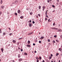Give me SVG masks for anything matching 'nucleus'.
<instances>
[{"label":"nucleus","mask_w":62,"mask_h":62,"mask_svg":"<svg viewBox=\"0 0 62 62\" xmlns=\"http://www.w3.org/2000/svg\"><path fill=\"white\" fill-rule=\"evenodd\" d=\"M21 56L20 54H19L18 55V57H20Z\"/></svg>","instance_id":"f3484780"},{"label":"nucleus","mask_w":62,"mask_h":62,"mask_svg":"<svg viewBox=\"0 0 62 62\" xmlns=\"http://www.w3.org/2000/svg\"><path fill=\"white\" fill-rule=\"evenodd\" d=\"M30 43V41L29 40L28 41V44H29Z\"/></svg>","instance_id":"9d476101"},{"label":"nucleus","mask_w":62,"mask_h":62,"mask_svg":"<svg viewBox=\"0 0 62 62\" xmlns=\"http://www.w3.org/2000/svg\"><path fill=\"white\" fill-rule=\"evenodd\" d=\"M56 42H59V41H58V40H56Z\"/></svg>","instance_id":"a19ab883"},{"label":"nucleus","mask_w":62,"mask_h":62,"mask_svg":"<svg viewBox=\"0 0 62 62\" xmlns=\"http://www.w3.org/2000/svg\"><path fill=\"white\" fill-rule=\"evenodd\" d=\"M60 37H61V38H62V35H61V36Z\"/></svg>","instance_id":"bf43d9fd"},{"label":"nucleus","mask_w":62,"mask_h":62,"mask_svg":"<svg viewBox=\"0 0 62 62\" xmlns=\"http://www.w3.org/2000/svg\"><path fill=\"white\" fill-rule=\"evenodd\" d=\"M47 19H47V18H45V21H47Z\"/></svg>","instance_id":"bb28decb"},{"label":"nucleus","mask_w":62,"mask_h":62,"mask_svg":"<svg viewBox=\"0 0 62 62\" xmlns=\"http://www.w3.org/2000/svg\"><path fill=\"white\" fill-rule=\"evenodd\" d=\"M45 15H47V12L46 11L45 13Z\"/></svg>","instance_id":"412c9836"},{"label":"nucleus","mask_w":62,"mask_h":62,"mask_svg":"<svg viewBox=\"0 0 62 62\" xmlns=\"http://www.w3.org/2000/svg\"><path fill=\"white\" fill-rule=\"evenodd\" d=\"M38 15L39 16V17H40V14H39Z\"/></svg>","instance_id":"c03bdc74"},{"label":"nucleus","mask_w":62,"mask_h":62,"mask_svg":"<svg viewBox=\"0 0 62 62\" xmlns=\"http://www.w3.org/2000/svg\"><path fill=\"white\" fill-rule=\"evenodd\" d=\"M56 5H58V3H56Z\"/></svg>","instance_id":"13d9d810"},{"label":"nucleus","mask_w":62,"mask_h":62,"mask_svg":"<svg viewBox=\"0 0 62 62\" xmlns=\"http://www.w3.org/2000/svg\"><path fill=\"white\" fill-rule=\"evenodd\" d=\"M51 29H55V30H57L58 29L56 28L55 27H52L51 28Z\"/></svg>","instance_id":"f257e3e1"},{"label":"nucleus","mask_w":62,"mask_h":62,"mask_svg":"<svg viewBox=\"0 0 62 62\" xmlns=\"http://www.w3.org/2000/svg\"><path fill=\"white\" fill-rule=\"evenodd\" d=\"M59 62H61L60 61V60H59Z\"/></svg>","instance_id":"0e129e2a"},{"label":"nucleus","mask_w":62,"mask_h":62,"mask_svg":"<svg viewBox=\"0 0 62 62\" xmlns=\"http://www.w3.org/2000/svg\"><path fill=\"white\" fill-rule=\"evenodd\" d=\"M36 59H37V60H39V58L38 57H36Z\"/></svg>","instance_id":"6e6552de"},{"label":"nucleus","mask_w":62,"mask_h":62,"mask_svg":"<svg viewBox=\"0 0 62 62\" xmlns=\"http://www.w3.org/2000/svg\"><path fill=\"white\" fill-rule=\"evenodd\" d=\"M52 7L53 8H54V7H55L54 6V5H52Z\"/></svg>","instance_id":"72a5a7b5"},{"label":"nucleus","mask_w":62,"mask_h":62,"mask_svg":"<svg viewBox=\"0 0 62 62\" xmlns=\"http://www.w3.org/2000/svg\"><path fill=\"white\" fill-rule=\"evenodd\" d=\"M57 2H58L59 1V0H57Z\"/></svg>","instance_id":"69168bd1"},{"label":"nucleus","mask_w":62,"mask_h":62,"mask_svg":"<svg viewBox=\"0 0 62 62\" xmlns=\"http://www.w3.org/2000/svg\"><path fill=\"white\" fill-rule=\"evenodd\" d=\"M12 34V33H10V34H9V35H10V36H11V34Z\"/></svg>","instance_id":"e2e57ef3"},{"label":"nucleus","mask_w":62,"mask_h":62,"mask_svg":"<svg viewBox=\"0 0 62 62\" xmlns=\"http://www.w3.org/2000/svg\"><path fill=\"white\" fill-rule=\"evenodd\" d=\"M13 62H15V61H14V60H13Z\"/></svg>","instance_id":"052dcab7"},{"label":"nucleus","mask_w":62,"mask_h":62,"mask_svg":"<svg viewBox=\"0 0 62 62\" xmlns=\"http://www.w3.org/2000/svg\"><path fill=\"white\" fill-rule=\"evenodd\" d=\"M15 14L16 15H17V13H15Z\"/></svg>","instance_id":"f704fd0d"},{"label":"nucleus","mask_w":62,"mask_h":62,"mask_svg":"<svg viewBox=\"0 0 62 62\" xmlns=\"http://www.w3.org/2000/svg\"><path fill=\"white\" fill-rule=\"evenodd\" d=\"M44 38V37H41L40 38V39H43Z\"/></svg>","instance_id":"423d86ee"},{"label":"nucleus","mask_w":62,"mask_h":62,"mask_svg":"<svg viewBox=\"0 0 62 62\" xmlns=\"http://www.w3.org/2000/svg\"><path fill=\"white\" fill-rule=\"evenodd\" d=\"M17 44H18V45H19V44H20V43L19 42H18L17 43Z\"/></svg>","instance_id":"864d4df0"},{"label":"nucleus","mask_w":62,"mask_h":62,"mask_svg":"<svg viewBox=\"0 0 62 62\" xmlns=\"http://www.w3.org/2000/svg\"><path fill=\"white\" fill-rule=\"evenodd\" d=\"M58 55H59V54L58 53H57L56 54V56H57Z\"/></svg>","instance_id":"2eb2a0df"},{"label":"nucleus","mask_w":62,"mask_h":62,"mask_svg":"<svg viewBox=\"0 0 62 62\" xmlns=\"http://www.w3.org/2000/svg\"><path fill=\"white\" fill-rule=\"evenodd\" d=\"M36 62H39V60H37Z\"/></svg>","instance_id":"a18cd8bd"},{"label":"nucleus","mask_w":62,"mask_h":62,"mask_svg":"<svg viewBox=\"0 0 62 62\" xmlns=\"http://www.w3.org/2000/svg\"><path fill=\"white\" fill-rule=\"evenodd\" d=\"M24 54L25 55H27V53H24Z\"/></svg>","instance_id":"a211bd4d"},{"label":"nucleus","mask_w":62,"mask_h":62,"mask_svg":"<svg viewBox=\"0 0 62 62\" xmlns=\"http://www.w3.org/2000/svg\"><path fill=\"white\" fill-rule=\"evenodd\" d=\"M59 51H61V50H62V49L61 48H59Z\"/></svg>","instance_id":"dca6fc26"},{"label":"nucleus","mask_w":62,"mask_h":62,"mask_svg":"<svg viewBox=\"0 0 62 62\" xmlns=\"http://www.w3.org/2000/svg\"><path fill=\"white\" fill-rule=\"evenodd\" d=\"M29 26H32V24L31 23H29Z\"/></svg>","instance_id":"1a4fd4ad"},{"label":"nucleus","mask_w":62,"mask_h":62,"mask_svg":"<svg viewBox=\"0 0 62 62\" xmlns=\"http://www.w3.org/2000/svg\"><path fill=\"white\" fill-rule=\"evenodd\" d=\"M39 59H40V60H41V57H39Z\"/></svg>","instance_id":"a878e982"},{"label":"nucleus","mask_w":62,"mask_h":62,"mask_svg":"<svg viewBox=\"0 0 62 62\" xmlns=\"http://www.w3.org/2000/svg\"><path fill=\"white\" fill-rule=\"evenodd\" d=\"M20 18L21 19H23V16H21L20 17Z\"/></svg>","instance_id":"b1692460"},{"label":"nucleus","mask_w":62,"mask_h":62,"mask_svg":"<svg viewBox=\"0 0 62 62\" xmlns=\"http://www.w3.org/2000/svg\"><path fill=\"white\" fill-rule=\"evenodd\" d=\"M58 30L59 32H61L62 31V29H58Z\"/></svg>","instance_id":"9b49d317"},{"label":"nucleus","mask_w":62,"mask_h":62,"mask_svg":"<svg viewBox=\"0 0 62 62\" xmlns=\"http://www.w3.org/2000/svg\"><path fill=\"white\" fill-rule=\"evenodd\" d=\"M47 2H48V3H49V2H50V0H47Z\"/></svg>","instance_id":"58836bf2"},{"label":"nucleus","mask_w":62,"mask_h":62,"mask_svg":"<svg viewBox=\"0 0 62 62\" xmlns=\"http://www.w3.org/2000/svg\"><path fill=\"white\" fill-rule=\"evenodd\" d=\"M52 57H51V56H49V59H52Z\"/></svg>","instance_id":"ddd939ff"},{"label":"nucleus","mask_w":62,"mask_h":62,"mask_svg":"<svg viewBox=\"0 0 62 62\" xmlns=\"http://www.w3.org/2000/svg\"><path fill=\"white\" fill-rule=\"evenodd\" d=\"M39 43H41V41H39Z\"/></svg>","instance_id":"c9c22d12"},{"label":"nucleus","mask_w":62,"mask_h":62,"mask_svg":"<svg viewBox=\"0 0 62 62\" xmlns=\"http://www.w3.org/2000/svg\"><path fill=\"white\" fill-rule=\"evenodd\" d=\"M1 14H2V12L0 11V16H1Z\"/></svg>","instance_id":"2f4dec72"},{"label":"nucleus","mask_w":62,"mask_h":62,"mask_svg":"<svg viewBox=\"0 0 62 62\" xmlns=\"http://www.w3.org/2000/svg\"><path fill=\"white\" fill-rule=\"evenodd\" d=\"M22 61V59H19V62H21Z\"/></svg>","instance_id":"4468645a"},{"label":"nucleus","mask_w":62,"mask_h":62,"mask_svg":"<svg viewBox=\"0 0 62 62\" xmlns=\"http://www.w3.org/2000/svg\"><path fill=\"white\" fill-rule=\"evenodd\" d=\"M45 61L44 60H43V61L42 62H44Z\"/></svg>","instance_id":"6e6d98bb"},{"label":"nucleus","mask_w":62,"mask_h":62,"mask_svg":"<svg viewBox=\"0 0 62 62\" xmlns=\"http://www.w3.org/2000/svg\"><path fill=\"white\" fill-rule=\"evenodd\" d=\"M51 21H52V20H51V19H49L48 20V22L49 23H50V22H51Z\"/></svg>","instance_id":"7ed1b4c3"},{"label":"nucleus","mask_w":62,"mask_h":62,"mask_svg":"<svg viewBox=\"0 0 62 62\" xmlns=\"http://www.w3.org/2000/svg\"><path fill=\"white\" fill-rule=\"evenodd\" d=\"M1 8H4V6H2L1 7Z\"/></svg>","instance_id":"aec40b11"},{"label":"nucleus","mask_w":62,"mask_h":62,"mask_svg":"<svg viewBox=\"0 0 62 62\" xmlns=\"http://www.w3.org/2000/svg\"><path fill=\"white\" fill-rule=\"evenodd\" d=\"M33 23H35V22L34 21H32Z\"/></svg>","instance_id":"8fccbe9b"},{"label":"nucleus","mask_w":62,"mask_h":62,"mask_svg":"<svg viewBox=\"0 0 62 62\" xmlns=\"http://www.w3.org/2000/svg\"><path fill=\"white\" fill-rule=\"evenodd\" d=\"M13 43H15L16 42V41L14 40H13Z\"/></svg>","instance_id":"0eeeda50"},{"label":"nucleus","mask_w":62,"mask_h":62,"mask_svg":"<svg viewBox=\"0 0 62 62\" xmlns=\"http://www.w3.org/2000/svg\"><path fill=\"white\" fill-rule=\"evenodd\" d=\"M53 42L54 43H55V41L54 40L53 41Z\"/></svg>","instance_id":"de8ad7c7"},{"label":"nucleus","mask_w":62,"mask_h":62,"mask_svg":"<svg viewBox=\"0 0 62 62\" xmlns=\"http://www.w3.org/2000/svg\"><path fill=\"white\" fill-rule=\"evenodd\" d=\"M18 3V0H16L15 2V3Z\"/></svg>","instance_id":"4be33fe9"},{"label":"nucleus","mask_w":62,"mask_h":62,"mask_svg":"<svg viewBox=\"0 0 62 62\" xmlns=\"http://www.w3.org/2000/svg\"><path fill=\"white\" fill-rule=\"evenodd\" d=\"M51 56V57H52L53 56V54H51L50 55Z\"/></svg>","instance_id":"49530a36"},{"label":"nucleus","mask_w":62,"mask_h":62,"mask_svg":"<svg viewBox=\"0 0 62 62\" xmlns=\"http://www.w3.org/2000/svg\"><path fill=\"white\" fill-rule=\"evenodd\" d=\"M39 9H40V8H41V6H40L39 7Z\"/></svg>","instance_id":"f8f14e48"},{"label":"nucleus","mask_w":62,"mask_h":62,"mask_svg":"<svg viewBox=\"0 0 62 62\" xmlns=\"http://www.w3.org/2000/svg\"><path fill=\"white\" fill-rule=\"evenodd\" d=\"M42 8L43 9V11H44V9H45L46 8H45V6H43Z\"/></svg>","instance_id":"f03ea898"},{"label":"nucleus","mask_w":62,"mask_h":62,"mask_svg":"<svg viewBox=\"0 0 62 62\" xmlns=\"http://www.w3.org/2000/svg\"><path fill=\"white\" fill-rule=\"evenodd\" d=\"M33 33L34 32L32 31L31 33V34H33Z\"/></svg>","instance_id":"c85d7f7f"},{"label":"nucleus","mask_w":62,"mask_h":62,"mask_svg":"<svg viewBox=\"0 0 62 62\" xmlns=\"http://www.w3.org/2000/svg\"><path fill=\"white\" fill-rule=\"evenodd\" d=\"M55 12V10H54L53 11H52L53 12Z\"/></svg>","instance_id":"5fc2aeb1"},{"label":"nucleus","mask_w":62,"mask_h":62,"mask_svg":"<svg viewBox=\"0 0 62 62\" xmlns=\"http://www.w3.org/2000/svg\"><path fill=\"white\" fill-rule=\"evenodd\" d=\"M30 15H32V14H33V13L32 12H31L30 13Z\"/></svg>","instance_id":"393cba45"},{"label":"nucleus","mask_w":62,"mask_h":62,"mask_svg":"<svg viewBox=\"0 0 62 62\" xmlns=\"http://www.w3.org/2000/svg\"><path fill=\"white\" fill-rule=\"evenodd\" d=\"M54 38H56V35H54Z\"/></svg>","instance_id":"09e8293b"},{"label":"nucleus","mask_w":62,"mask_h":62,"mask_svg":"<svg viewBox=\"0 0 62 62\" xmlns=\"http://www.w3.org/2000/svg\"><path fill=\"white\" fill-rule=\"evenodd\" d=\"M46 17H47V18H48V16L47 15H46Z\"/></svg>","instance_id":"ea45409f"},{"label":"nucleus","mask_w":62,"mask_h":62,"mask_svg":"<svg viewBox=\"0 0 62 62\" xmlns=\"http://www.w3.org/2000/svg\"><path fill=\"white\" fill-rule=\"evenodd\" d=\"M31 35V33H29L28 34V35Z\"/></svg>","instance_id":"e433bc0d"},{"label":"nucleus","mask_w":62,"mask_h":62,"mask_svg":"<svg viewBox=\"0 0 62 62\" xmlns=\"http://www.w3.org/2000/svg\"><path fill=\"white\" fill-rule=\"evenodd\" d=\"M53 25H55V23H54L53 24Z\"/></svg>","instance_id":"3c124183"},{"label":"nucleus","mask_w":62,"mask_h":62,"mask_svg":"<svg viewBox=\"0 0 62 62\" xmlns=\"http://www.w3.org/2000/svg\"><path fill=\"white\" fill-rule=\"evenodd\" d=\"M23 51V50L22 49H21V52H22Z\"/></svg>","instance_id":"79ce46f5"},{"label":"nucleus","mask_w":62,"mask_h":62,"mask_svg":"<svg viewBox=\"0 0 62 62\" xmlns=\"http://www.w3.org/2000/svg\"><path fill=\"white\" fill-rule=\"evenodd\" d=\"M34 52L35 53H37V51H35Z\"/></svg>","instance_id":"4d7b16f0"},{"label":"nucleus","mask_w":62,"mask_h":62,"mask_svg":"<svg viewBox=\"0 0 62 62\" xmlns=\"http://www.w3.org/2000/svg\"><path fill=\"white\" fill-rule=\"evenodd\" d=\"M36 17H37V18H38V16H36Z\"/></svg>","instance_id":"338daca9"},{"label":"nucleus","mask_w":62,"mask_h":62,"mask_svg":"<svg viewBox=\"0 0 62 62\" xmlns=\"http://www.w3.org/2000/svg\"><path fill=\"white\" fill-rule=\"evenodd\" d=\"M47 41L48 42H50V40L49 39H48Z\"/></svg>","instance_id":"cd10ccee"},{"label":"nucleus","mask_w":62,"mask_h":62,"mask_svg":"<svg viewBox=\"0 0 62 62\" xmlns=\"http://www.w3.org/2000/svg\"><path fill=\"white\" fill-rule=\"evenodd\" d=\"M0 3L1 4H2V3H3V1H2V0H1L0 1Z\"/></svg>","instance_id":"7c9ffc66"},{"label":"nucleus","mask_w":62,"mask_h":62,"mask_svg":"<svg viewBox=\"0 0 62 62\" xmlns=\"http://www.w3.org/2000/svg\"><path fill=\"white\" fill-rule=\"evenodd\" d=\"M46 61L47 62H49V61L48 60H46Z\"/></svg>","instance_id":"37998d69"},{"label":"nucleus","mask_w":62,"mask_h":62,"mask_svg":"<svg viewBox=\"0 0 62 62\" xmlns=\"http://www.w3.org/2000/svg\"><path fill=\"white\" fill-rule=\"evenodd\" d=\"M27 47H30V45H27Z\"/></svg>","instance_id":"5701e85b"},{"label":"nucleus","mask_w":62,"mask_h":62,"mask_svg":"<svg viewBox=\"0 0 62 62\" xmlns=\"http://www.w3.org/2000/svg\"><path fill=\"white\" fill-rule=\"evenodd\" d=\"M22 39V38H19V40H20V39Z\"/></svg>","instance_id":"4c0bfd02"},{"label":"nucleus","mask_w":62,"mask_h":62,"mask_svg":"<svg viewBox=\"0 0 62 62\" xmlns=\"http://www.w3.org/2000/svg\"><path fill=\"white\" fill-rule=\"evenodd\" d=\"M6 35V33H5V32H4L3 33V35H4V36H5V35Z\"/></svg>","instance_id":"c756f323"},{"label":"nucleus","mask_w":62,"mask_h":62,"mask_svg":"<svg viewBox=\"0 0 62 62\" xmlns=\"http://www.w3.org/2000/svg\"><path fill=\"white\" fill-rule=\"evenodd\" d=\"M50 1H52V0H50Z\"/></svg>","instance_id":"774afa93"},{"label":"nucleus","mask_w":62,"mask_h":62,"mask_svg":"<svg viewBox=\"0 0 62 62\" xmlns=\"http://www.w3.org/2000/svg\"><path fill=\"white\" fill-rule=\"evenodd\" d=\"M29 23H31V20H30L28 21Z\"/></svg>","instance_id":"473e14b6"},{"label":"nucleus","mask_w":62,"mask_h":62,"mask_svg":"<svg viewBox=\"0 0 62 62\" xmlns=\"http://www.w3.org/2000/svg\"><path fill=\"white\" fill-rule=\"evenodd\" d=\"M8 29H9V30H10V28H8Z\"/></svg>","instance_id":"680f3d73"},{"label":"nucleus","mask_w":62,"mask_h":62,"mask_svg":"<svg viewBox=\"0 0 62 62\" xmlns=\"http://www.w3.org/2000/svg\"><path fill=\"white\" fill-rule=\"evenodd\" d=\"M17 12L18 13H20L21 12V11H20V10H18V11Z\"/></svg>","instance_id":"39448f33"},{"label":"nucleus","mask_w":62,"mask_h":62,"mask_svg":"<svg viewBox=\"0 0 62 62\" xmlns=\"http://www.w3.org/2000/svg\"><path fill=\"white\" fill-rule=\"evenodd\" d=\"M1 52H3L4 51V48H1Z\"/></svg>","instance_id":"20e7f679"},{"label":"nucleus","mask_w":62,"mask_h":62,"mask_svg":"<svg viewBox=\"0 0 62 62\" xmlns=\"http://www.w3.org/2000/svg\"><path fill=\"white\" fill-rule=\"evenodd\" d=\"M33 46H35V43H33Z\"/></svg>","instance_id":"603ef678"},{"label":"nucleus","mask_w":62,"mask_h":62,"mask_svg":"<svg viewBox=\"0 0 62 62\" xmlns=\"http://www.w3.org/2000/svg\"><path fill=\"white\" fill-rule=\"evenodd\" d=\"M2 30L1 29H0V33H2Z\"/></svg>","instance_id":"6ab92c4d"}]
</instances>
